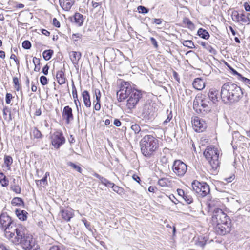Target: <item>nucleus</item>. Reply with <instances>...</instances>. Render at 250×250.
Instances as JSON below:
<instances>
[{"label": "nucleus", "instance_id": "f257e3e1", "mask_svg": "<svg viewBox=\"0 0 250 250\" xmlns=\"http://www.w3.org/2000/svg\"><path fill=\"white\" fill-rule=\"evenodd\" d=\"M220 96L224 103H236L242 98L243 92L236 84L227 82L221 87Z\"/></svg>", "mask_w": 250, "mask_h": 250}, {"label": "nucleus", "instance_id": "f03ea898", "mask_svg": "<svg viewBox=\"0 0 250 250\" xmlns=\"http://www.w3.org/2000/svg\"><path fill=\"white\" fill-rule=\"evenodd\" d=\"M16 234L15 239L25 250H39V246L36 243L31 234L27 232L25 228L19 225L14 229Z\"/></svg>", "mask_w": 250, "mask_h": 250}, {"label": "nucleus", "instance_id": "7ed1b4c3", "mask_svg": "<svg viewBox=\"0 0 250 250\" xmlns=\"http://www.w3.org/2000/svg\"><path fill=\"white\" fill-rule=\"evenodd\" d=\"M214 104L206 94H198L193 101V107L197 113L205 115L211 111Z\"/></svg>", "mask_w": 250, "mask_h": 250}, {"label": "nucleus", "instance_id": "20e7f679", "mask_svg": "<svg viewBox=\"0 0 250 250\" xmlns=\"http://www.w3.org/2000/svg\"><path fill=\"white\" fill-rule=\"evenodd\" d=\"M140 145L143 155L150 157L159 148L158 140L152 135H146L141 140Z\"/></svg>", "mask_w": 250, "mask_h": 250}, {"label": "nucleus", "instance_id": "39448f33", "mask_svg": "<svg viewBox=\"0 0 250 250\" xmlns=\"http://www.w3.org/2000/svg\"><path fill=\"white\" fill-rule=\"evenodd\" d=\"M0 224L4 228L6 236L9 238H13L15 233L13 230L18 226L16 225L11 218L6 213H2L0 215Z\"/></svg>", "mask_w": 250, "mask_h": 250}, {"label": "nucleus", "instance_id": "423d86ee", "mask_svg": "<svg viewBox=\"0 0 250 250\" xmlns=\"http://www.w3.org/2000/svg\"><path fill=\"white\" fill-rule=\"evenodd\" d=\"M204 155L208 161L212 169L216 170L219 167V152L217 148L208 146L204 152Z\"/></svg>", "mask_w": 250, "mask_h": 250}, {"label": "nucleus", "instance_id": "0eeeda50", "mask_svg": "<svg viewBox=\"0 0 250 250\" xmlns=\"http://www.w3.org/2000/svg\"><path fill=\"white\" fill-rule=\"evenodd\" d=\"M134 88L132 87L129 82H122L120 85V90L117 92L116 94L118 101L121 102L128 98L129 95Z\"/></svg>", "mask_w": 250, "mask_h": 250}, {"label": "nucleus", "instance_id": "6e6552de", "mask_svg": "<svg viewBox=\"0 0 250 250\" xmlns=\"http://www.w3.org/2000/svg\"><path fill=\"white\" fill-rule=\"evenodd\" d=\"M142 97V94L140 90L135 88L133 89L127 100V107L130 110L134 108Z\"/></svg>", "mask_w": 250, "mask_h": 250}, {"label": "nucleus", "instance_id": "1a4fd4ad", "mask_svg": "<svg viewBox=\"0 0 250 250\" xmlns=\"http://www.w3.org/2000/svg\"><path fill=\"white\" fill-rule=\"evenodd\" d=\"M187 165L180 160L174 161L172 166L173 172L179 177L183 176L187 171Z\"/></svg>", "mask_w": 250, "mask_h": 250}, {"label": "nucleus", "instance_id": "9d476101", "mask_svg": "<svg viewBox=\"0 0 250 250\" xmlns=\"http://www.w3.org/2000/svg\"><path fill=\"white\" fill-rule=\"evenodd\" d=\"M65 141L63 134L59 131L55 132L51 138V143L55 148L58 149L63 145Z\"/></svg>", "mask_w": 250, "mask_h": 250}, {"label": "nucleus", "instance_id": "9b49d317", "mask_svg": "<svg viewBox=\"0 0 250 250\" xmlns=\"http://www.w3.org/2000/svg\"><path fill=\"white\" fill-rule=\"evenodd\" d=\"M142 116L145 120H151L154 118L155 112L153 106L150 104H146L144 105Z\"/></svg>", "mask_w": 250, "mask_h": 250}, {"label": "nucleus", "instance_id": "f8f14e48", "mask_svg": "<svg viewBox=\"0 0 250 250\" xmlns=\"http://www.w3.org/2000/svg\"><path fill=\"white\" fill-rule=\"evenodd\" d=\"M193 127L196 132H202L206 128L205 121L198 117H195L192 121Z\"/></svg>", "mask_w": 250, "mask_h": 250}, {"label": "nucleus", "instance_id": "ddd939ff", "mask_svg": "<svg viewBox=\"0 0 250 250\" xmlns=\"http://www.w3.org/2000/svg\"><path fill=\"white\" fill-rule=\"evenodd\" d=\"M250 14L246 16L244 13L239 14L237 11H234L232 13V19L233 21L237 22H242L243 23L249 24L250 23V19L249 18Z\"/></svg>", "mask_w": 250, "mask_h": 250}, {"label": "nucleus", "instance_id": "4468645a", "mask_svg": "<svg viewBox=\"0 0 250 250\" xmlns=\"http://www.w3.org/2000/svg\"><path fill=\"white\" fill-rule=\"evenodd\" d=\"M227 225L217 224L214 227L215 232L220 235H225L229 233L231 230V227L226 226Z\"/></svg>", "mask_w": 250, "mask_h": 250}, {"label": "nucleus", "instance_id": "2eb2a0df", "mask_svg": "<svg viewBox=\"0 0 250 250\" xmlns=\"http://www.w3.org/2000/svg\"><path fill=\"white\" fill-rule=\"evenodd\" d=\"M224 216H226L225 213L221 209H216L214 210V212L212 216V222L214 225H217L219 223L221 219H224Z\"/></svg>", "mask_w": 250, "mask_h": 250}, {"label": "nucleus", "instance_id": "dca6fc26", "mask_svg": "<svg viewBox=\"0 0 250 250\" xmlns=\"http://www.w3.org/2000/svg\"><path fill=\"white\" fill-rule=\"evenodd\" d=\"M62 117L65 120V122L67 124L73 120L74 116L72 113V109L68 105L65 106L63 108Z\"/></svg>", "mask_w": 250, "mask_h": 250}, {"label": "nucleus", "instance_id": "f3484780", "mask_svg": "<svg viewBox=\"0 0 250 250\" xmlns=\"http://www.w3.org/2000/svg\"><path fill=\"white\" fill-rule=\"evenodd\" d=\"M60 213L62 219L67 222L74 216L73 210L71 208H61Z\"/></svg>", "mask_w": 250, "mask_h": 250}, {"label": "nucleus", "instance_id": "a211bd4d", "mask_svg": "<svg viewBox=\"0 0 250 250\" xmlns=\"http://www.w3.org/2000/svg\"><path fill=\"white\" fill-rule=\"evenodd\" d=\"M70 21L77 26H81L83 22V16L79 13H76L73 17H70Z\"/></svg>", "mask_w": 250, "mask_h": 250}, {"label": "nucleus", "instance_id": "6ab92c4d", "mask_svg": "<svg viewBox=\"0 0 250 250\" xmlns=\"http://www.w3.org/2000/svg\"><path fill=\"white\" fill-rule=\"evenodd\" d=\"M70 59L75 67L78 64L79 61L81 58V53L77 51H71L69 52Z\"/></svg>", "mask_w": 250, "mask_h": 250}, {"label": "nucleus", "instance_id": "aec40b11", "mask_svg": "<svg viewBox=\"0 0 250 250\" xmlns=\"http://www.w3.org/2000/svg\"><path fill=\"white\" fill-rule=\"evenodd\" d=\"M218 91L216 89L211 88L209 90L208 94H206V96L216 104L218 101Z\"/></svg>", "mask_w": 250, "mask_h": 250}, {"label": "nucleus", "instance_id": "412c9836", "mask_svg": "<svg viewBox=\"0 0 250 250\" xmlns=\"http://www.w3.org/2000/svg\"><path fill=\"white\" fill-rule=\"evenodd\" d=\"M75 3V0H59L61 7L65 11H69Z\"/></svg>", "mask_w": 250, "mask_h": 250}, {"label": "nucleus", "instance_id": "4be33fe9", "mask_svg": "<svg viewBox=\"0 0 250 250\" xmlns=\"http://www.w3.org/2000/svg\"><path fill=\"white\" fill-rule=\"evenodd\" d=\"M93 175L96 178L99 179L100 180L101 183L106 187L114 188L115 186V184L111 182L108 180L104 178L96 173H94Z\"/></svg>", "mask_w": 250, "mask_h": 250}, {"label": "nucleus", "instance_id": "5701e85b", "mask_svg": "<svg viewBox=\"0 0 250 250\" xmlns=\"http://www.w3.org/2000/svg\"><path fill=\"white\" fill-rule=\"evenodd\" d=\"M192 85L194 88L199 90L203 89L205 86L204 82L200 78L195 79Z\"/></svg>", "mask_w": 250, "mask_h": 250}, {"label": "nucleus", "instance_id": "b1692460", "mask_svg": "<svg viewBox=\"0 0 250 250\" xmlns=\"http://www.w3.org/2000/svg\"><path fill=\"white\" fill-rule=\"evenodd\" d=\"M197 194V196L200 197H204L206 196L209 197L210 188H193Z\"/></svg>", "mask_w": 250, "mask_h": 250}, {"label": "nucleus", "instance_id": "393cba45", "mask_svg": "<svg viewBox=\"0 0 250 250\" xmlns=\"http://www.w3.org/2000/svg\"><path fill=\"white\" fill-rule=\"evenodd\" d=\"M82 97L85 106L87 107H90L91 106V101L89 92L87 90L83 91L82 93Z\"/></svg>", "mask_w": 250, "mask_h": 250}, {"label": "nucleus", "instance_id": "a878e982", "mask_svg": "<svg viewBox=\"0 0 250 250\" xmlns=\"http://www.w3.org/2000/svg\"><path fill=\"white\" fill-rule=\"evenodd\" d=\"M56 78L59 84L62 85L65 83L66 78L64 71L62 70L58 71L56 74Z\"/></svg>", "mask_w": 250, "mask_h": 250}, {"label": "nucleus", "instance_id": "bb28decb", "mask_svg": "<svg viewBox=\"0 0 250 250\" xmlns=\"http://www.w3.org/2000/svg\"><path fill=\"white\" fill-rule=\"evenodd\" d=\"M15 214L18 218L21 221H25L27 219L28 213L25 210L16 209Z\"/></svg>", "mask_w": 250, "mask_h": 250}, {"label": "nucleus", "instance_id": "cd10ccee", "mask_svg": "<svg viewBox=\"0 0 250 250\" xmlns=\"http://www.w3.org/2000/svg\"><path fill=\"white\" fill-rule=\"evenodd\" d=\"M207 241V239L205 236H200L195 240V244L196 246L203 248L206 244Z\"/></svg>", "mask_w": 250, "mask_h": 250}, {"label": "nucleus", "instance_id": "c85d7f7f", "mask_svg": "<svg viewBox=\"0 0 250 250\" xmlns=\"http://www.w3.org/2000/svg\"><path fill=\"white\" fill-rule=\"evenodd\" d=\"M192 188H209V186L204 182H200L194 180L191 183Z\"/></svg>", "mask_w": 250, "mask_h": 250}, {"label": "nucleus", "instance_id": "c756f323", "mask_svg": "<svg viewBox=\"0 0 250 250\" xmlns=\"http://www.w3.org/2000/svg\"><path fill=\"white\" fill-rule=\"evenodd\" d=\"M205 49H207L209 51V53L215 55L217 53L216 50L213 48L211 45H210L208 43L205 42H201L200 44Z\"/></svg>", "mask_w": 250, "mask_h": 250}, {"label": "nucleus", "instance_id": "7c9ffc66", "mask_svg": "<svg viewBox=\"0 0 250 250\" xmlns=\"http://www.w3.org/2000/svg\"><path fill=\"white\" fill-rule=\"evenodd\" d=\"M197 34L201 38L204 39H208L209 37V34L208 32L205 29L202 28H200L197 32Z\"/></svg>", "mask_w": 250, "mask_h": 250}, {"label": "nucleus", "instance_id": "2f4dec72", "mask_svg": "<svg viewBox=\"0 0 250 250\" xmlns=\"http://www.w3.org/2000/svg\"><path fill=\"white\" fill-rule=\"evenodd\" d=\"M72 87L73 98L74 99V101L75 104L77 107V110H79L78 105H77V101H78L77 91L76 88L75 86V84H74L73 81H72Z\"/></svg>", "mask_w": 250, "mask_h": 250}, {"label": "nucleus", "instance_id": "473e14b6", "mask_svg": "<svg viewBox=\"0 0 250 250\" xmlns=\"http://www.w3.org/2000/svg\"><path fill=\"white\" fill-rule=\"evenodd\" d=\"M207 208L206 209L208 212H214V210L216 209H220L219 208H216L215 207V203L214 201H211L210 202H207Z\"/></svg>", "mask_w": 250, "mask_h": 250}, {"label": "nucleus", "instance_id": "72a5a7b5", "mask_svg": "<svg viewBox=\"0 0 250 250\" xmlns=\"http://www.w3.org/2000/svg\"><path fill=\"white\" fill-rule=\"evenodd\" d=\"M231 221L229 217L226 214V216H224V219H221L218 224L227 225L229 227H231Z\"/></svg>", "mask_w": 250, "mask_h": 250}, {"label": "nucleus", "instance_id": "f704fd0d", "mask_svg": "<svg viewBox=\"0 0 250 250\" xmlns=\"http://www.w3.org/2000/svg\"><path fill=\"white\" fill-rule=\"evenodd\" d=\"M11 204L13 206H23L24 204V201L23 200L19 197H14L12 201Z\"/></svg>", "mask_w": 250, "mask_h": 250}, {"label": "nucleus", "instance_id": "c9c22d12", "mask_svg": "<svg viewBox=\"0 0 250 250\" xmlns=\"http://www.w3.org/2000/svg\"><path fill=\"white\" fill-rule=\"evenodd\" d=\"M53 54V51L52 50H46L43 52L42 56L44 59L46 61L50 60Z\"/></svg>", "mask_w": 250, "mask_h": 250}, {"label": "nucleus", "instance_id": "e433bc0d", "mask_svg": "<svg viewBox=\"0 0 250 250\" xmlns=\"http://www.w3.org/2000/svg\"><path fill=\"white\" fill-rule=\"evenodd\" d=\"M4 164L6 166L8 169H10V166L13 163V159L10 156L5 155L4 158Z\"/></svg>", "mask_w": 250, "mask_h": 250}, {"label": "nucleus", "instance_id": "4c0bfd02", "mask_svg": "<svg viewBox=\"0 0 250 250\" xmlns=\"http://www.w3.org/2000/svg\"><path fill=\"white\" fill-rule=\"evenodd\" d=\"M181 42L184 46H186L191 49L195 48L194 43L191 40H183Z\"/></svg>", "mask_w": 250, "mask_h": 250}, {"label": "nucleus", "instance_id": "58836bf2", "mask_svg": "<svg viewBox=\"0 0 250 250\" xmlns=\"http://www.w3.org/2000/svg\"><path fill=\"white\" fill-rule=\"evenodd\" d=\"M0 183L3 187L7 186L8 184V181L3 173H0Z\"/></svg>", "mask_w": 250, "mask_h": 250}, {"label": "nucleus", "instance_id": "ea45409f", "mask_svg": "<svg viewBox=\"0 0 250 250\" xmlns=\"http://www.w3.org/2000/svg\"><path fill=\"white\" fill-rule=\"evenodd\" d=\"M158 184L161 187H168L169 181L167 178H162L159 180Z\"/></svg>", "mask_w": 250, "mask_h": 250}, {"label": "nucleus", "instance_id": "a19ab883", "mask_svg": "<svg viewBox=\"0 0 250 250\" xmlns=\"http://www.w3.org/2000/svg\"><path fill=\"white\" fill-rule=\"evenodd\" d=\"M3 115L4 116V119H6V116L7 115V113L9 114V120L11 121L12 120V117H11V110L10 108H9L8 107L5 106L3 109Z\"/></svg>", "mask_w": 250, "mask_h": 250}, {"label": "nucleus", "instance_id": "79ce46f5", "mask_svg": "<svg viewBox=\"0 0 250 250\" xmlns=\"http://www.w3.org/2000/svg\"><path fill=\"white\" fill-rule=\"evenodd\" d=\"M33 135L35 138H41L42 137V135L37 128H34L32 131Z\"/></svg>", "mask_w": 250, "mask_h": 250}, {"label": "nucleus", "instance_id": "37998d69", "mask_svg": "<svg viewBox=\"0 0 250 250\" xmlns=\"http://www.w3.org/2000/svg\"><path fill=\"white\" fill-rule=\"evenodd\" d=\"M67 165L75 169L78 172H79L80 173H82V168L79 166L76 165L74 163H73L71 162H67Z\"/></svg>", "mask_w": 250, "mask_h": 250}, {"label": "nucleus", "instance_id": "c03bdc74", "mask_svg": "<svg viewBox=\"0 0 250 250\" xmlns=\"http://www.w3.org/2000/svg\"><path fill=\"white\" fill-rule=\"evenodd\" d=\"M13 81L14 84L15 88L17 91H19L21 88V86L20 85L18 78L17 77H14Z\"/></svg>", "mask_w": 250, "mask_h": 250}, {"label": "nucleus", "instance_id": "a18cd8bd", "mask_svg": "<svg viewBox=\"0 0 250 250\" xmlns=\"http://www.w3.org/2000/svg\"><path fill=\"white\" fill-rule=\"evenodd\" d=\"M168 110H167V119L163 122V125H167V123H169L172 118V112L170 111L169 113H168Z\"/></svg>", "mask_w": 250, "mask_h": 250}, {"label": "nucleus", "instance_id": "49530a36", "mask_svg": "<svg viewBox=\"0 0 250 250\" xmlns=\"http://www.w3.org/2000/svg\"><path fill=\"white\" fill-rule=\"evenodd\" d=\"M183 198L185 202L188 204L191 203L193 201L192 197L190 195H188L187 193L184 195Z\"/></svg>", "mask_w": 250, "mask_h": 250}, {"label": "nucleus", "instance_id": "de8ad7c7", "mask_svg": "<svg viewBox=\"0 0 250 250\" xmlns=\"http://www.w3.org/2000/svg\"><path fill=\"white\" fill-rule=\"evenodd\" d=\"M22 46L25 49H29L31 47V43L29 41L25 40L22 42Z\"/></svg>", "mask_w": 250, "mask_h": 250}, {"label": "nucleus", "instance_id": "09e8293b", "mask_svg": "<svg viewBox=\"0 0 250 250\" xmlns=\"http://www.w3.org/2000/svg\"><path fill=\"white\" fill-rule=\"evenodd\" d=\"M137 9L139 12L142 14H146L149 12V9L143 6H139Z\"/></svg>", "mask_w": 250, "mask_h": 250}, {"label": "nucleus", "instance_id": "8fccbe9b", "mask_svg": "<svg viewBox=\"0 0 250 250\" xmlns=\"http://www.w3.org/2000/svg\"><path fill=\"white\" fill-rule=\"evenodd\" d=\"M131 128L135 134L138 133L141 131V128L140 126L137 124L132 125Z\"/></svg>", "mask_w": 250, "mask_h": 250}, {"label": "nucleus", "instance_id": "3c124183", "mask_svg": "<svg viewBox=\"0 0 250 250\" xmlns=\"http://www.w3.org/2000/svg\"><path fill=\"white\" fill-rule=\"evenodd\" d=\"M229 68L230 69L232 75L236 76V78L238 80H239L240 77H241L242 75L240 73H239L237 71H236L234 69L232 68L230 66H229Z\"/></svg>", "mask_w": 250, "mask_h": 250}, {"label": "nucleus", "instance_id": "603ef678", "mask_svg": "<svg viewBox=\"0 0 250 250\" xmlns=\"http://www.w3.org/2000/svg\"><path fill=\"white\" fill-rule=\"evenodd\" d=\"M239 80L244 83L246 85H248V86H250V79L246 78L242 76V75L240 78L239 79Z\"/></svg>", "mask_w": 250, "mask_h": 250}, {"label": "nucleus", "instance_id": "864d4df0", "mask_svg": "<svg viewBox=\"0 0 250 250\" xmlns=\"http://www.w3.org/2000/svg\"><path fill=\"white\" fill-rule=\"evenodd\" d=\"M40 81L42 85H45L48 83V79L47 77L44 76H41Z\"/></svg>", "mask_w": 250, "mask_h": 250}, {"label": "nucleus", "instance_id": "5fc2aeb1", "mask_svg": "<svg viewBox=\"0 0 250 250\" xmlns=\"http://www.w3.org/2000/svg\"><path fill=\"white\" fill-rule=\"evenodd\" d=\"M94 92L96 96V101L100 102L101 94L100 90L98 89H95L94 90Z\"/></svg>", "mask_w": 250, "mask_h": 250}, {"label": "nucleus", "instance_id": "6e6d98bb", "mask_svg": "<svg viewBox=\"0 0 250 250\" xmlns=\"http://www.w3.org/2000/svg\"><path fill=\"white\" fill-rule=\"evenodd\" d=\"M184 22L186 23H187V25L188 26V28H191L194 27V24L191 21L188 19L186 18L184 20Z\"/></svg>", "mask_w": 250, "mask_h": 250}, {"label": "nucleus", "instance_id": "4d7b16f0", "mask_svg": "<svg viewBox=\"0 0 250 250\" xmlns=\"http://www.w3.org/2000/svg\"><path fill=\"white\" fill-rule=\"evenodd\" d=\"M82 37V35L80 33L73 34L72 35V39L75 42L78 41V39H81Z\"/></svg>", "mask_w": 250, "mask_h": 250}, {"label": "nucleus", "instance_id": "13d9d810", "mask_svg": "<svg viewBox=\"0 0 250 250\" xmlns=\"http://www.w3.org/2000/svg\"><path fill=\"white\" fill-rule=\"evenodd\" d=\"M13 96L11 93H6L5 101L7 104H9L11 102V100L12 99Z\"/></svg>", "mask_w": 250, "mask_h": 250}, {"label": "nucleus", "instance_id": "bf43d9fd", "mask_svg": "<svg viewBox=\"0 0 250 250\" xmlns=\"http://www.w3.org/2000/svg\"><path fill=\"white\" fill-rule=\"evenodd\" d=\"M82 221L84 223L85 227L89 230H91V225L89 223H88L85 218H83L82 219Z\"/></svg>", "mask_w": 250, "mask_h": 250}, {"label": "nucleus", "instance_id": "052dcab7", "mask_svg": "<svg viewBox=\"0 0 250 250\" xmlns=\"http://www.w3.org/2000/svg\"><path fill=\"white\" fill-rule=\"evenodd\" d=\"M162 21H163V19H162L154 18V19H152V23H153V24H155L156 25H160V24H161L162 23Z\"/></svg>", "mask_w": 250, "mask_h": 250}, {"label": "nucleus", "instance_id": "680f3d73", "mask_svg": "<svg viewBox=\"0 0 250 250\" xmlns=\"http://www.w3.org/2000/svg\"><path fill=\"white\" fill-rule=\"evenodd\" d=\"M150 41H151V42L152 44L153 45L154 47L156 48H158V43H157V42L155 40V39L154 38H153V37H150Z\"/></svg>", "mask_w": 250, "mask_h": 250}, {"label": "nucleus", "instance_id": "e2e57ef3", "mask_svg": "<svg viewBox=\"0 0 250 250\" xmlns=\"http://www.w3.org/2000/svg\"><path fill=\"white\" fill-rule=\"evenodd\" d=\"M49 68V66L47 64L45 65L42 68V72L45 75L48 74Z\"/></svg>", "mask_w": 250, "mask_h": 250}, {"label": "nucleus", "instance_id": "0e129e2a", "mask_svg": "<svg viewBox=\"0 0 250 250\" xmlns=\"http://www.w3.org/2000/svg\"><path fill=\"white\" fill-rule=\"evenodd\" d=\"M234 177H235L234 175L233 174L229 177L225 178L224 179V180L227 183H229V182H232L234 179Z\"/></svg>", "mask_w": 250, "mask_h": 250}, {"label": "nucleus", "instance_id": "69168bd1", "mask_svg": "<svg viewBox=\"0 0 250 250\" xmlns=\"http://www.w3.org/2000/svg\"><path fill=\"white\" fill-rule=\"evenodd\" d=\"M160 162L162 164L166 165L168 163V158L165 156H164L161 158Z\"/></svg>", "mask_w": 250, "mask_h": 250}, {"label": "nucleus", "instance_id": "338daca9", "mask_svg": "<svg viewBox=\"0 0 250 250\" xmlns=\"http://www.w3.org/2000/svg\"><path fill=\"white\" fill-rule=\"evenodd\" d=\"M53 24L54 26H55L56 27H60V23L59 21L55 18H54L53 20Z\"/></svg>", "mask_w": 250, "mask_h": 250}, {"label": "nucleus", "instance_id": "774afa93", "mask_svg": "<svg viewBox=\"0 0 250 250\" xmlns=\"http://www.w3.org/2000/svg\"><path fill=\"white\" fill-rule=\"evenodd\" d=\"M49 250H62L60 249V248L59 246L53 245L49 248Z\"/></svg>", "mask_w": 250, "mask_h": 250}]
</instances>
